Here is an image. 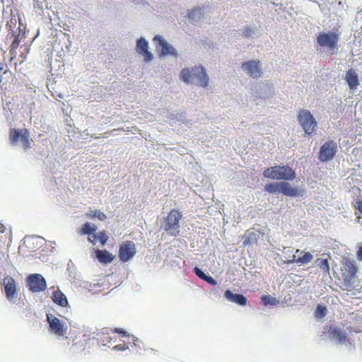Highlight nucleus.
Listing matches in <instances>:
<instances>
[{"instance_id":"obj_1","label":"nucleus","mask_w":362,"mask_h":362,"mask_svg":"<svg viewBox=\"0 0 362 362\" xmlns=\"http://www.w3.org/2000/svg\"><path fill=\"white\" fill-rule=\"evenodd\" d=\"M180 78L186 83H192L202 87L208 85L209 77L202 66L185 68L180 71Z\"/></svg>"},{"instance_id":"obj_2","label":"nucleus","mask_w":362,"mask_h":362,"mask_svg":"<svg viewBox=\"0 0 362 362\" xmlns=\"http://www.w3.org/2000/svg\"><path fill=\"white\" fill-rule=\"evenodd\" d=\"M264 190L270 194L282 193L291 197H303L305 194V190L292 187L288 182H270L265 185Z\"/></svg>"},{"instance_id":"obj_3","label":"nucleus","mask_w":362,"mask_h":362,"mask_svg":"<svg viewBox=\"0 0 362 362\" xmlns=\"http://www.w3.org/2000/svg\"><path fill=\"white\" fill-rule=\"evenodd\" d=\"M263 176L272 180H293L296 178V173L288 165H275L266 168Z\"/></svg>"},{"instance_id":"obj_4","label":"nucleus","mask_w":362,"mask_h":362,"mask_svg":"<svg viewBox=\"0 0 362 362\" xmlns=\"http://www.w3.org/2000/svg\"><path fill=\"white\" fill-rule=\"evenodd\" d=\"M324 334H327V338L337 344L348 346L351 344V339L348 338L346 330L344 327L330 325L324 327Z\"/></svg>"},{"instance_id":"obj_5","label":"nucleus","mask_w":362,"mask_h":362,"mask_svg":"<svg viewBox=\"0 0 362 362\" xmlns=\"http://www.w3.org/2000/svg\"><path fill=\"white\" fill-rule=\"evenodd\" d=\"M182 213L178 210L173 209L161 223V228L170 235L177 236L180 233V221Z\"/></svg>"},{"instance_id":"obj_6","label":"nucleus","mask_w":362,"mask_h":362,"mask_svg":"<svg viewBox=\"0 0 362 362\" xmlns=\"http://www.w3.org/2000/svg\"><path fill=\"white\" fill-rule=\"evenodd\" d=\"M339 39V35L334 32H322L317 36V42L321 47L326 48L331 54H333L338 49Z\"/></svg>"},{"instance_id":"obj_7","label":"nucleus","mask_w":362,"mask_h":362,"mask_svg":"<svg viewBox=\"0 0 362 362\" xmlns=\"http://www.w3.org/2000/svg\"><path fill=\"white\" fill-rule=\"evenodd\" d=\"M298 120L308 136L312 135L317 127V122L313 115L308 110H300L298 115Z\"/></svg>"},{"instance_id":"obj_8","label":"nucleus","mask_w":362,"mask_h":362,"mask_svg":"<svg viewBox=\"0 0 362 362\" xmlns=\"http://www.w3.org/2000/svg\"><path fill=\"white\" fill-rule=\"evenodd\" d=\"M153 40L154 42H158L156 49L160 57H178V52L177 49L169 44L162 36L159 35H155Z\"/></svg>"},{"instance_id":"obj_9","label":"nucleus","mask_w":362,"mask_h":362,"mask_svg":"<svg viewBox=\"0 0 362 362\" xmlns=\"http://www.w3.org/2000/svg\"><path fill=\"white\" fill-rule=\"evenodd\" d=\"M47 321L49 331L58 337H64L68 329L65 322L59 320L52 314H47Z\"/></svg>"},{"instance_id":"obj_10","label":"nucleus","mask_w":362,"mask_h":362,"mask_svg":"<svg viewBox=\"0 0 362 362\" xmlns=\"http://www.w3.org/2000/svg\"><path fill=\"white\" fill-rule=\"evenodd\" d=\"M29 132L26 129H12L10 132V139L13 145L21 144L24 148L29 147Z\"/></svg>"},{"instance_id":"obj_11","label":"nucleus","mask_w":362,"mask_h":362,"mask_svg":"<svg viewBox=\"0 0 362 362\" xmlns=\"http://www.w3.org/2000/svg\"><path fill=\"white\" fill-rule=\"evenodd\" d=\"M337 151V143L332 140H329L320 147L318 158L321 162L329 161L334 157Z\"/></svg>"},{"instance_id":"obj_12","label":"nucleus","mask_w":362,"mask_h":362,"mask_svg":"<svg viewBox=\"0 0 362 362\" xmlns=\"http://www.w3.org/2000/svg\"><path fill=\"white\" fill-rule=\"evenodd\" d=\"M27 285L33 293L43 291L47 287V282L40 274H30L27 278Z\"/></svg>"},{"instance_id":"obj_13","label":"nucleus","mask_w":362,"mask_h":362,"mask_svg":"<svg viewBox=\"0 0 362 362\" xmlns=\"http://www.w3.org/2000/svg\"><path fill=\"white\" fill-rule=\"evenodd\" d=\"M242 70L252 78H257L262 74V64L259 61L250 60L245 62L241 66Z\"/></svg>"},{"instance_id":"obj_14","label":"nucleus","mask_w":362,"mask_h":362,"mask_svg":"<svg viewBox=\"0 0 362 362\" xmlns=\"http://www.w3.org/2000/svg\"><path fill=\"white\" fill-rule=\"evenodd\" d=\"M6 298L12 303L17 301L16 284L14 279L11 276H6L3 280Z\"/></svg>"},{"instance_id":"obj_15","label":"nucleus","mask_w":362,"mask_h":362,"mask_svg":"<svg viewBox=\"0 0 362 362\" xmlns=\"http://www.w3.org/2000/svg\"><path fill=\"white\" fill-rule=\"evenodd\" d=\"M253 91L257 96L261 98H267L274 94V88L272 83L264 81L257 84L255 86Z\"/></svg>"},{"instance_id":"obj_16","label":"nucleus","mask_w":362,"mask_h":362,"mask_svg":"<svg viewBox=\"0 0 362 362\" xmlns=\"http://www.w3.org/2000/svg\"><path fill=\"white\" fill-rule=\"evenodd\" d=\"M135 245L132 241L124 242L119 247V256L120 259L125 262L130 260L136 254Z\"/></svg>"},{"instance_id":"obj_17","label":"nucleus","mask_w":362,"mask_h":362,"mask_svg":"<svg viewBox=\"0 0 362 362\" xmlns=\"http://www.w3.org/2000/svg\"><path fill=\"white\" fill-rule=\"evenodd\" d=\"M136 52L144 57L146 62H150L153 59V54L148 51V42L144 37H141L136 41Z\"/></svg>"},{"instance_id":"obj_18","label":"nucleus","mask_w":362,"mask_h":362,"mask_svg":"<svg viewBox=\"0 0 362 362\" xmlns=\"http://www.w3.org/2000/svg\"><path fill=\"white\" fill-rule=\"evenodd\" d=\"M342 271L345 281L350 283L355 278L357 267L354 261L346 259L344 263Z\"/></svg>"},{"instance_id":"obj_19","label":"nucleus","mask_w":362,"mask_h":362,"mask_svg":"<svg viewBox=\"0 0 362 362\" xmlns=\"http://www.w3.org/2000/svg\"><path fill=\"white\" fill-rule=\"evenodd\" d=\"M224 297L230 302L234 303L240 306H245L247 303V298L241 293H234L230 290H226Z\"/></svg>"},{"instance_id":"obj_20","label":"nucleus","mask_w":362,"mask_h":362,"mask_svg":"<svg viewBox=\"0 0 362 362\" xmlns=\"http://www.w3.org/2000/svg\"><path fill=\"white\" fill-rule=\"evenodd\" d=\"M95 258L102 264H107L114 259V256L106 250L93 248Z\"/></svg>"},{"instance_id":"obj_21","label":"nucleus","mask_w":362,"mask_h":362,"mask_svg":"<svg viewBox=\"0 0 362 362\" xmlns=\"http://www.w3.org/2000/svg\"><path fill=\"white\" fill-rule=\"evenodd\" d=\"M236 36L247 38H255L258 36V30L256 26H249L236 30Z\"/></svg>"},{"instance_id":"obj_22","label":"nucleus","mask_w":362,"mask_h":362,"mask_svg":"<svg viewBox=\"0 0 362 362\" xmlns=\"http://www.w3.org/2000/svg\"><path fill=\"white\" fill-rule=\"evenodd\" d=\"M52 301L61 307H67L69 302L66 296L59 290H56L52 296Z\"/></svg>"},{"instance_id":"obj_23","label":"nucleus","mask_w":362,"mask_h":362,"mask_svg":"<svg viewBox=\"0 0 362 362\" xmlns=\"http://www.w3.org/2000/svg\"><path fill=\"white\" fill-rule=\"evenodd\" d=\"M204 13L201 7H197L188 13L190 23L197 25L204 17Z\"/></svg>"},{"instance_id":"obj_24","label":"nucleus","mask_w":362,"mask_h":362,"mask_svg":"<svg viewBox=\"0 0 362 362\" xmlns=\"http://www.w3.org/2000/svg\"><path fill=\"white\" fill-rule=\"evenodd\" d=\"M346 81L350 89H351V90L356 89V88L358 85V74L353 69L349 70L346 74Z\"/></svg>"},{"instance_id":"obj_25","label":"nucleus","mask_w":362,"mask_h":362,"mask_svg":"<svg viewBox=\"0 0 362 362\" xmlns=\"http://www.w3.org/2000/svg\"><path fill=\"white\" fill-rule=\"evenodd\" d=\"M97 226L94 224H92L89 222H86L84 223L81 228V232L83 235H88V240H90L92 238H94V233L96 232Z\"/></svg>"},{"instance_id":"obj_26","label":"nucleus","mask_w":362,"mask_h":362,"mask_svg":"<svg viewBox=\"0 0 362 362\" xmlns=\"http://www.w3.org/2000/svg\"><path fill=\"white\" fill-rule=\"evenodd\" d=\"M94 235V238H92L88 241L93 243V245H95L97 242H100L102 246L105 245V244L107 243L108 240V236L105 233V231L103 230L99 231L98 233L95 232Z\"/></svg>"},{"instance_id":"obj_27","label":"nucleus","mask_w":362,"mask_h":362,"mask_svg":"<svg viewBox=\"0 0 362 362\" xmlns=\"http://www.w3.org/2000/svg\"><path fill=\"white\" fill-rule=\"evenodd\" d=\"M86 216L90 218H97L100 221H104L107 218V216L99 210H90L86 214Z\"/></svg>"},{"instance_id":"obj_28","label":"nucleus","mask_w":362,"mask_h":362,"mask_svg":"<svg viewBox=\"0 0 362 362\" xmlns=\"http://www.w3.org/2000/svg\"><path fill=\"white\" fill-rule=\"evenodd\" d=\"M301 253H303V255L297 258V263L306 264L310 262L313 258V255L309 252H301Z\"/></svg>"},{"instance_id":"obj_29","label":"nucleus","mask_w":362,"mask_h":362,"mask_svg":"<svg viewBox=\"0 0 362 362\" xmlns=\"http://www.w3.org/2000/svg\"><path fill=\"white\" fill-rule=\"evenodd\" d=\"M327 310L326 306L318 304L315 310V316L317 318H322L327 315Z\"/></svg>"},{"instance_id":"obj_30","label":"nucleus","mask_w":362,"mask_h":362,"mask_svg":"<svg viewBox=\"0 0 362 362\" xmlns=\"http://www.w3.org/2000/svg\"><path fill=\"white\" fill-rule=\"evenodd\" d=\"M24 35H25V32L23 31L21 28H19V33H18V35L15 37V39L13 40V41L11 45V50L16 49L19 46V43H20L21 40H22V38L24 37Z\"/></svg>"},{"instance_id":"obj_31","label":"nucleus","mask_w":362,"mask_h":362,"mask_svg":"<svg viewBox=\"0 0 362 362\" xmlns=\"http://www.w3.org/2000/svg\"><path fill=\"white\" fill-rule=\"evenodd\" d=\"M262 301L264 303L265 305H276L278 303V300L276 298L270 296V295H264L262 296Z\"/></svg>"},{"instance_id":"obj_32","label":"nucleus","mask_w":362,"mask_h":362,"mask_svg":"<svg viewBox=\"0 0 362 362\" xmlns=\"http://www.w3.org/2000/svg\"><path fill=\"white\" fill-rule=\"evenodd\" d=\"M317 261H319L318 266L321 269V270L325 273L329 272V266L327 259H318Z\"/></svg>"},{"instance_id":"obj_33","label":"nucleus","mask_w":362,"mask_h":362,"mask_svg":"<svg viewBox=\"0 0 362 362\" xmlns=\"http://www.w3.org/2000/svg\"><path fill=\"white\" fill-rule=\"evenodd\" d=\"M193 272H194V274L199 277L202 280H204V279L206 278V276H207L206 274H205L202 269H200L199 267H195L194 269H193Z\"/></svg>"},{"instance_id":"obj_34","label":"nucleus","mask_w":362,"mask_h":362,"mask_svg":"<svg viewBox=\"0 0 362 362\" xmlns=\"http://www.w3.org/2000/svg\"><path fill=\"white\" fill-rule=\"evenodd\" d=\"M206 282H207L211 286H216L217 285V281L210 275L207 274L204 280Z\"/></svg>"},{"instance_id":"obj_35","label":"nucleus","mask_w":362,"mask_h":362,"mask_svg":"<svg viewBox=\"0 0 362 362\" xmlns=\"http://www.w3.org/2000/svg\"><path fill=\"white\" fill-rule=\"evenodd\" d=\"M113 332L117 333L119 334H122L123 337H129V334L123 329L122 328H115L112 330Z\"/></svg>"},{"instance_id":"obj_36","label":"nucleus","mask_w":362,"mask_h":362,"mask_svg":"<svg viewBox=\"0 0 362 362\" xmlns=\"http://www.w3.org/2000/svg\"><path fill=\"white\" fill-rule=\"evenodd\" d=\"M128 346H124L123 344H117L116 346H115L112 349L115 350V351H125L127 349H128Z\"/></svg>"},{"instance_id":"obj_37","label":"nucleus","mask_w":362,"mask_h":362,"mask_svg":"<svg viewBox=\"0 0 362 362\" xmlns=\"http://www.w3.org/2000/svg\"><path fill=\"white\" fill-rule=\"evenodd\" d=\"M35 4L34 5L35 7H37L40 9H43L44 5L45 4V0H34Z\"/></svg>"},{"instance_id":"obj_38","label":"nucleus","mask_w":362,"mask_h":362,"mask_svg":"<svg viewBox=\"0 0 362 362\" xmlns=\"http://www.w3.org/2000/svg\"><path fill=\"white\" fill-rule=\"evenodd\" d=\"M293 263H297V259L296 257V255H293L292 257V259H289L286 262V264H293Z\"/></svg>"},{"instance_id":"obj_39","label":"nucleus","mask_w":362,"mask_h":362,"mask_svg":"<svg viewBox=\"0 0 362 362\" xmlns=\"http://www.w3.org/2000/svg\"><path fill=\"white\" fill-rule=\"evenodd\" d=\"M358 210L362 214V201L356 202Z\"/></svg>"},{"instance_id":"obj_40","label":"nucleus","mask_w":362,"mask_h":362,"mask_svg":"<svg viewBox=\"0 0 362 362\" xmlns=\"http://www.w3.org/2000/svg\"><path fill=\"white\" fill-rule=\"evenodd\" d=\"M30 238L33 240H34V239L39 240L40 242H39V243H37V245H41L42 242L44 240L43 238H42L41 237H39V236H33Z\"/></svg>"},{"instance_id":"obj_41","label":"nucleus","mask_w":362,"mask_h":362,"mask_svg":"<svg viewBox=\"0 0 362 362\" xmlns=\"http://www.w3.org/2000/svg\"><path fill=\"white\" fill-rule=\"evenodd\" d=\"M357 255L359 259L362 260V246L359 248Z\"/></svg>"},{"instance_id":"obj_42","label":"nucleus","mask_w":362,"mask_h":362,"mask_svg":"<svg viewBox=\"0 0 362 362\" xmlns=\"http://www.w3.org/2000/svg\"><path fill=\"white\" fill-rule=\"evenodd\" d=\"M5 229H6L5 226H3V225H1V226H0V233H4Z\"/></svg>"},{"instance_id":"obj_43","label":"nucleus","mask_w":362,"mask_h":362,"mask_svg":"<svg viewBox=\"0 0 362 362\" xmlns=\"http://www.w3.org/2000/svg\"><path fill=\"white\" fill-rule=\"evenodd\" d=\"M132 339H133V341H134V345L136 346V342L138 341V338L134 337V336H132Z\"/></svg>"},{"instance_id":"obj_44","label":"nucleus","mask_w":362,"mask_h":362,"mask_svg":"<svg viewBox=\"0 0 362 362\" xmlns=\"http://www.w3.org/2000/svg\"><path fill=\"white\" fill-rule=\"evenodd\" d=\"M300 252V250H299L298 249V250H296V253H298V252Z\"/></svg>"}]
</instances>
